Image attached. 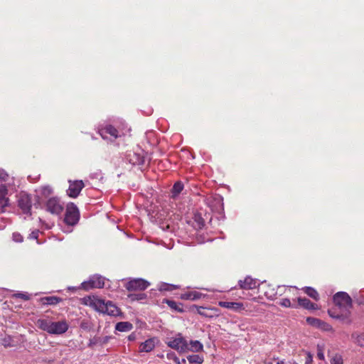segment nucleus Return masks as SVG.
Returning a JSON list of instances; mask_svg holds the SVG:
<instances>
[{
	"instance_id": "f257e3e1",
	"label": "nucleus",
	"mask_w": 364,
	"mask_h": 364,
	"mask_svg": "<svg viewBox=\"0 0 364 364\" xmlns=\"http://www.w3.org/2000/svg\"><path fill=\"white\" fill-rule=\"evenodd\" d=\"M333 302L340 311L334 314L332 311H328L329 315L336 318H348L352 307V300L349 295L343 291L338 292L333 296Z\"/></svg>"
},
{
	"instance_id": "f03ea898",
	"label": "nucleus",
	"mask_w": 364,
	"mask_h": 364,
	"mask_svg": "<svg viewBox=\"0 0 364 364\" xmlns=\"http://www.w3.org/2000/svg\"><path fill=\"white\" fill-rule=\"evenodd\" d=\"M82 301L85 305L93 308L99 312L110 316L119 314V309L111 301L105 302V301L94 296L84 297Z\"/></svg>"
},
{
	"instance_id": "7ed1b4c3",
	"label": "nucleus",
	"mask_w": 364,
	"mask_h": 364,
	"mask_svg": "<svg viewBox=\"0 0 364 364\" xmlns=\"http://www.w3.org/2000/svg\"><path fill=\"white\" fill-rule=\"evenodd\" d=\"M37 325L41 330L46 331L49 334L57 335L65 333L69 328V324L65 320L53 321L48 318L38 319Z\"/></svg>"
},
{
	"instance_id": "20e7f679",
	"label": "nucleus",
	"mask_w": 364,
	"mask_h": 364,
	"mask_svg": "<svg viewBox=\"0 0 364 364\" xmlns=\"http://www.w3.org/2000/svg\"><path fill=\"white\" fill-rule=\"evenodd\" d=\"M166 344L168 347L177 350L180 353L187 352L188 341L182 336L181 333H178L174 338H171L166 342Z\"/></svg>"
},
{
	"instance_id": "39448f33",
	"label": "nucleus",
	"mask_w": 364,
	"mask_h": 364,
	"mask_svg": "<svg viewBox=\"0 0 364 364\" xmlns=\"http://www.w3.org/2000/svg\"><path fill=\"white\" fill-rule=\"evenodd\" d=\"M80 218L79 210L77 206L70 203L67 205L64 221L68 225H75L77 223Z\"/></svg>"
},
{
	"instance_id": "423d86ee",
	"label": "nucleus",
	"mask_w": 364,
	"mask_h": 364,
	"mask_svg": "<svg viewBox=\"0 0 364 364\" xmlns=\"http://www.w3.org/2000/svg\"><path fill=\"white\" fill-rule=\"evenodd\" d=\"M69 187L67 190V195L70 198H77L85 184L82 180H68Z\"/></svg>"
},
{
	"instance_id": "0eeeda50",
	"label": "nucleus",
	"mask_w": 364,
	"mask_h": 364,
	"mask_svg": "<svg viewBox=\"0 0 364 364\" xmlns=\"http://www.w3.org/2000/svg\"><path fill=\"white\" fill-rule=\"evenodd\" d=\"M150 285L149 282L143 279H133L126 284L128 291H143Z\"/></svg>"
},
{
	"instance_id": "6e6552de",
	"label": "nucleus",
	"mask_w": 364,
	"mask_h": 364,
	"mask_svg": "<svg viewBox=\"0 0 364 364\" xmlns=\"http://www.w3.org/2000/svg\"><path fill=\"white\" fill-rule=\"evenodd\" d=\"M81 285L85 290L92 288H102L105 285V278L100 275H94L89 280L83 282Z\"/></svg>"
},
{
	"instance_id": "1a4fd4ad",
	"label": "nucleus",
	"mask_w": 364,
	"mask_h": 364,
	"mask_svg": "<svg viewBox=\"0 0 364 364\" xmlns=\"http://www.w3.org/2000/svg\"><path fill=\"white\" fill-rule=\"evenodd\" d=\"M46 208L47 211L55 215L60 214L63 210V205L57 197L49 198L46 202Z\"/></svg>"
},
{
	"instance_id": "9d476101",
	"label": "nucleus",
	"mask_w": 364,
	"mask_h": 364,
	"mask_svg": "<svg viewBox=\"0 0 364 364\" xmlns=\"http://www.w3.org/2000/svg\"><path fill=\"white\" fill-rule=\"evenodd\" d=\"M306 322L310 326L319 328L324 331H331L332 327L328 323L314 317L306 318Z\"/></svg>"
},
{
	"instance_id": "9b49d317",
	"label": "nucleus",
	"mask_w": 364,
	"mask_h": 364,
	"mask_svg": "<svg viewBox=\"0 0 364 364\" xmlns=\"http://www.w3.org/2000/svg\"><path fill=\"white\" fill-rule=\"evenodd\" d=\"M238 284L240 289H253L259 286L257 279L251 277H246L244 280H240Z\"/></svg>"
},
{
	"instance_id": "f8f14e48",
	"label": "nucleus",
	"mask_w": 364,
	"mask_h": 364,
	"mask_svg": "<svg viewBox=\"0 0 364 364\" xmlns=\"http://www.w3.org/2000/svg\"><path fill=\"white\" fill-rule=\"evenodd\" d=\"M18 206L24 213H29L31 208V200L28 195L22 194L18 199Z\"/></svg>"
},
{
	"instance_id": "ddd939ff",
	"label": "nucleus",
	"mask_w": 364,
	"mask_h": 364,
	"mask_svg": "<svg viewBox=\"0 0 364 364\" xmlns=\"http://www.w3.org/2000/svg\"><path fill=\"white\" fill-rule=\"evenodd\" d=\"M197 309L198 314L208 318L218 316V310L215 308H204L203 306H194Z\"/></svg>"
},
{
	"instance_id": "4468645a",
	"label": "nucleus",
	"mask_w": 364,
	"mask_h": 364,
	"mask_svg": "<svg viewBox=\"0 0 364 364\" xmlns=\"http://www.w3.org/2000/svg\"><path fill=\"white\" fill-rule=\"evenodd\" d=\"M203 296V294L196 291H191L183 293L181 294L180 298L183 300H191L196 301L200 299Z\"/></svg>"
},
{
	"instance_id": "2eb2a0df",
	"label": "nucleus",
	"mask_w": 364,
	"mask_h": 364,
	"mask_svg": "<svg viewBox=\"0 0 364 364\" xmlns=\"http://www.w3.org/2000/svg\"><path fill=\"white\" fill-rule=\"evenodd\" d=\"M99 134L103 139H105V134H109L114 139L118 137V131L112 126L109 125L105 127L104 129H101L99 130Z\"/></svg>"
},
{
	"instance_id": "dca6fc26",
	"label": "nucleus",
	"mask_w": 364,
	"mask_h": 364,
	"mask_svg": "<svg viewBox=\"0 0 364 364\" xmlns=\"http://www.w3.org/2000/svg\"><path fill=\"white\" fill-rule=\"evenodd\" d=\"M218 305L221 307L239 311L242 309V304L239 302L219 301Z\"/></svg>"
},
{
	"instance_id": "f3484780",
	"label": "nucleus",
	"mask_w": 364,
	"mask_h": 364,
	"mask_svg": "<svg viewBox=\"0 0 364 364\" xmlns=\"http://www.w3.org/2000/svg\"><path fill=\"white\" fill-rule=\"evenodd\" d=\"M62 301V299L55 296H46L40 299L43 305H56Z\"/></svg>"
},
{
	"instance_id": "a211bd4d",
	"label": "nucleus",
	"mask_w": 364,
	"mask_h": 364,
	"mask_svg": "<svg viewBox=\"0 0 364 364\" xmlns=\"http://www.w3.org/2000/svg\"><path fill=\"white\" fill-rule=\"evenodd\" d=\"M203 350V344L198 341H191L190 343H188V351L194 353L200 352Z\"/></svg>"
},
{
	"instance_id": "6ab92c4d",
	"label": "nucleus",
	"mask_w": 364,
	"mask_h": 364,
	"mask_svg": "<svg viewBox=\"0 0 364 364\" xmlns=\"http://www.w3.org/2000/svg\"><path fill=\"white\" fill-rule=\"evenodd\" d=\"M155 347V341L154 339H148L140 345L139 350L141 352H150Z\"/></svg>"
},
{
	"instance_id": "aec40b11",
	"label": "nucleus",
	"mask_w": 364,
	"mask_h": 364,
	"mask_svg": "<svg viewBox=\"0 0 364 364\" xmlns=\"http://www.w3.org/2000/svg\"><path fill=\"white\" fill-rule=\"evenodd\" d=\"M298 303L299 306L306 309H316V304L312 303L309 299L306 298H298Z\"/></svg>"
},
{
	"instance_id": "412c9836",
	"label": "nucleus",
	"mask_w": 364,
	"mask_h": 364,
	"mask_svg": "<svg viewBox=\"0 0 364 364\" xmlns=\"http://www.w3.org/2000/svg\"><path fill=\"white\" fill-rule=\"evenodd\" d=\"M7 192L8 191L5 186H0V205L3 207L8 205Z\"/></svg>"
},
{
	"instance_id": "4be33fe9",
	"label": "nucleus",
	"mask_w": 364,
	"mask_h": 364,
	"mask_svg": "<svg viewBox=\"0 0 364 364\" xmlns=\"http://www.w3.org/2000/svg\"><path fill=\"white\" fill-rule=\"evenodd\" d=\"M132 328V324L129 322L122 321L116 324L115 329L120 332L129 331Z\"/></svg>"
},
{
	"instance_id": "5701e85b",
	"label": "nucleus",
	"mask_w": 364,
	"mask_h": 364,
	"mask_svg": "<svg viewBox=\"0 0 364 364\" xmlns=\"http://www.w3.org/2000/svg\"><path fill=\"white\" fill-rule=\"evenodd\" d=\"M292 289L296 291V287L293 286H278L275 292V295L280 296L283 294H286L287 291H291Z\"/></svg>"
},
{
	"instance_id": "b1692460",
	"label": "nucleus",
	"mask_w": 364,
	"mask_h": 364,
	"mask_svg": "<svg viewBox=\"0 0 364 364\" xmlns=\"http://www.w3.org/2000/svg\"><path fill=\"white\" fill-rule=\"evenodd\" d=\"M184 186L182 182L177 181L174 183L172 190L171 194L173 198L177 197L183 191Z\"/></svg>"
},
{
	"instance_id": "393cba45",
	"label": "nucleus",
	"mask_w": 364,
	"mask_h": 364,
	"mask_svg": "<svg viewBox=\"0 0 364 364\" xmlns=\"http://www.w3.org/2000/svg\"><path fill=\"white\" fill-rule=\"evenodd\" d=\"M303 289H304V291L307 295H309L310 297H311L312 299H315L316 301L318 300L319 295H318V293L316 291V289H314L312 287H304Z\"/></svg>"
},
{
	"instance_id": "a878e982",
	"label": "nucleus",
	"mask_w": 364,
	"mask_h": 364,
	"mask_svg": "<svg viewBox=\"0 0 364 364\" xmlns=\"http://www.w3.org/2000/svg\"><path fill=\"white\" fill-rule=\"evenodd\" d=\"M187 360L190 363L201 364L203 358L199 355H191L187 357Z\"/></svg>"
},
{
	"instance_id": "bb28decb",
	"label": "nucleus",
	"mask_w": 364,
	"mask_h": 364,
	"mask_svg": "<svg viewBox=\"0 0 364 364\" xmlns=\"http://www.w3.org/2000/svg\"><path fill=\"white\" fill-rule=\"evenodd\" d=\"M167 358L173 360L176 364L186 363V359L183 358L181 360L175 355L174 353H167Z\"/></svg>"
},
{
	"instance_id": "cd10ccee",
	"label": "nucleus",
	"mask_w": 364,
	"mask_h": 364,
	"mask_svg": "<svg viewBox=\"0 0 364 364\" xmlns=\"http://www.w3.org/2000/svg\"><path fill=\"white\" fill-rule=\"evenodd\" d=\"M53 192V189L50 186H44L41 188V193L43 196L47 197Z\"/></svg>"
},
{
	"instance_id": "c85d7f7f",
	"label": "nucleus",
	"mask_w": 364,
	"mask_h": 364,
	"mask_svg": "<svg viewBox=\"0 0 364 364\" xmlns=\"http://www.w3.org/2000/svg\"><path fill=\"white\" fill-rule=\"evenodd\" d=\"M166 303L168 305V306L170 308H171L172 309H174L177 311H179V312H182L183 310L178 307V305L177 304L176 302H175L174 301H171V300H166Z\"/></svg>"
},
{
	"instance_id": "c756f323",
	"label": "nucleus",
	"mask_w": 364,
	"mask_h": 364,
	"mask_svg": "<svg viewBox=\"0 0 364 364\" xmlns=\"http://www.w3.org/2000/svg\"><path fill=\"white\" fill-rule=\"evenodd\" d=\"M331 364H343V358L340 355H335L331 360Z\"/></svg>"
},
{
	"instance_id": "7c9ffc66",
	"label": "nucleus",
	"mask_w": 364,
	"mask_h": 364,
	"mask_svg": "<svg viewBox=\"0 0 364 364\" xmlns=\"http://www.w3.org/2000/svg\"><path fill=\"white\" fill-rule=\"evenodd\" d=\"M317 357L320 360H324L323 346L317 345Z\"/></svg>"
},
{
	"instance_id": "2f4dec72",
	"label": "nucleus",
	"mask_w": 364,
	"mask_h": 364,
	"mask_svg": "<svg viewBox=\"0 0 364 364\" xmlns=\"http://www.w3.org/2000/svg\"><path fill=\"white\" fill-rule=\"evenodd\" d=\"M279 304L280 306H282L283 307H286V308L291 306V301L288 298H284V299H281Z\"/></svg>"
},
{
	"instance_id": "473e14b6",
	"label": "nucleus",
	"mask_w": 364,
	"mask_h": 364,
	"mask_svg": "<svg viewBox=\"0 0 364 364\" xmlns=\"http://www.w3.org/2000/svg\"><path fill=\"white\" fill-rule=\"evenodd\" d=\"M9 178V174L4 170L0 168V182L8 181Z\"/></svg>"
},
{
	"instance_id": "72a5a7b5",
	"label": "nucleus",
	"mask_w": 364,
	"mask_h": 364,
	"mask_svg": "<svg viewBox=\"0 0 364 364\" xmlns=\"http://www.w3.org/2000/svg\"><path fill=\"white\" fill-rule=\"evenodd\" d=\"M13 240L16 242H23V236L18 232H14L12 235Z\"/></svg>"
},
{
	"instance_id": "f704fd0d",
	"label": "nucleus",
	"mask_w": 364,
	"mask_h": 364,
	"mask_svg": "<svg viewBox=\"0 0 364 364\" xmlns=\"http://www.w3.org/2000/svg\"><path fill=\"white\" fill-rule=\"evenodd\" d=\"M16 297L21 298L23 300H28L30 299L29 296L24 293H18L16 294Z\"/></svg>"
},
{
	"instance_id": "c9c22d12",
	"label": "nucleus",
	"mask_w": 364,
	"mask_h": 364,
	"mask_svg": "<svg viewBox=\"0 0 364 364\" xmlns=\"http://www.w3.org/2000/svg\"><path fill=\"white\" fill-rule=\"evenodd\" d=\"M38 232L39 231L38 230H33L30 235H29V238L30 239H37L38 237Z\"/></svg>"
},
{
	"instance_id": "e433bc0d",
	"label": "nucleus",
	"mask_w": 364,
	"mask_h": 364,
	"mask_svg": "<svg viewBox=\"0 0 364 364\" xmlns=\"http://www.w3.org/2000/svg\"><path fill=\"white\" fill-rule=\"evenodd\" d=\"M358 343L360 346H364V333L358 336Z\"/></svg>"
},
{
	"instance_id": "4c0bfd02",
	"label": "nucleus",
	"mask_w": 364,
	"mask_h": 364,
	"mask_svg": "<svg viewBox=\"0 0 364 364\" xmlns=\"http://www.w3.org/2000/svg\"><path fill=\"white\" fill-rule=\"evenodd\" d=\"M312 362V356L309 353H306V364H311Z\"/></svg>"
},
{
	"instance_id": "58836bf2",
	"label": "nucleus",
	"mask_w": 364,
	"mask_h": 364,
	"mask_svg": "<svg viewBox=\"0 0 364 364\" xmlns=\"http://www.w3.org/2000/svg\"><path fill=\"white\" fill-rule=\"evenodd\" d=\"M144 162H145V161H144V160L138 161V163L137 164L134 163L133 166H135L137 165L139 166V168L141 169V166L144 164Z\"/></svg>"
},
{
	"instance_id": "ea45409f",
	"label": "nucleus",
	"mask_w": 364,
	"mask_h": 364,
	"mask_svg": "<svg viewBox=\"0 0 364 364\" xmlns=\"http://www.w3.org/2000/svg\"><path fill=\"white\" fill-rule=\"evenodd\" d=\"M97 343V338H93V339H91V340L90 341V343H89L88 346H89L90 347H92V346H93L94 345H95Z\"/></svg>"
},
{
	"instance_id": "a19ab883",
	"label": "nucleus",
	"mask_w": 364,
	"mask_h": 364,
	"mask_svg": "<svg viewBox=\"0 0 364 364\" xmlns=\"http://www.w3.org/2000/svg\"><path fill=\"white\" fill-rule=\"evenodd\" d=\"M297 292V290L296 291H294V290H291V291H287V293L286 294L287 296H290L291 294H294L295 295L296 293Z\"/></svg>"
},
{
	"instance_id": "79ce46f5",
	"label": "nucleus",
	"mask_w": 364,
	"mask_h": 364,
	"mask_svg": "<svg viewBox=\"0 0 364 364\" xmlns=\"http://www.w3.org/2000/svg\"><path fill=\"white\" fill-rule=\"evenodd\" d=\"M277 364H288L284 360H278Z\"/></svg>"
},
{
	"instance_id": "37998d69",
	"label": "nucleus",
	"mask_w": 364,
	"mask_h": 364,
	"mask_svg": "<svg viewBox=\"0 0 364 364\" xmlns=\"http://www.w3.org/2000/svg\"><path fill=\"white\" fill-rule=\"evenodd\" d=\"M164 286L167 287V288H164V290H171V288H170L168 284H164Z\"/></svg>"
},
{
	"instance_id": "c03bdc74",
	"label": "nucleus",
	"mask_w": 364,
	"mask_h": 364,
	"mask_svg": "<svg viewBox=\"0 0 364 364\" xmlns=\"http://www.w3.org/2000/svg\"><path fill=\"white\" fill-rule=\"evenodd\" d=\"M129 340H132V337H131V336H129Z\"/></svg>"
}]
</instances>
